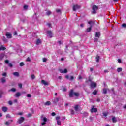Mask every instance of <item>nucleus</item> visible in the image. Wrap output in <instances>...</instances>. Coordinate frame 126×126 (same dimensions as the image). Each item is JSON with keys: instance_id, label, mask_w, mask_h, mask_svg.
I'll return each mask as SVG.
<instances>
[{"instance_id": "nucleus-13", "label": "nucleus", "mask_w": 126, "mask_h": 126, "mask_svg": "<svg viewBox=\"0 0 126 126\" xmlns=\"http://www.w3.org/2000/svg\"><path fill=\"white\" fill-rule=\"evenodd\" d=\"M41 43H42V41H41V39H38L36 40V45L37 46L39 45V44H41Z\"/></svg>"}, {"instance_id": "nucleus-18", "label": "nucleus", "mask_w": 126, "mask_h": 126, "mask_svg": "<svg viewBox=\"0 0 126 126\" xmlns=\"http://www.w3.org/2000/svg\"><path fill=\"white\" fill-rule=\"evenodd\" d=\"M3 58H4V54L2 53L0 55V60L1 61L3 59Z\"/></svg>"}, {"instance_id": "nucleus-27", "label": "nucleus", "mask_w": 126, "mask_h": 126, "mask_svg": "<svg viewBox=\"0 0 126 126\" xmlns=\"http://www.w3.org/2000/svg\"><path fill=\"white\" fill-rule=\"evenodd\" d=\"M45 106H50L51 105V102L47 101L45 103Z\"/></svg>"}, {"instance_id": "nucleus-53", "label": "nucleus", "mask_w": 126, "mask_h": 126, "mask_svg": "<svg viewBox=\"0 0 126 126\" xmlns=\"http://www.w3.org/2000/svg\"><path fill=\"white\" fill-rule=\"evenodd\" d=\"M2 76H6V75H7V74L6 73H3L2 74Z\"/></svg>"}, {"instance_id": "nucleus-36", "label": "nucleus", "mask_w": 126, "mask_h": 126, "mask_svg": "<svg viewBox=\"0 0 126 126\" xmlns=\"http://www.w3.org/2000/svg\"><path fill=\"white\" fill-rule=\"evenodd\" d=\"M24 9L27 10L28 9V5H24L23 7Z\"/></svg>"}, {"instance_id": "nucleus-41", "label": "nucleus", "mask_w": 126, "mask_h": 126, "mask_svg": "<svg viewBox=\"0 0 126 126\" xmlns=\"http://www.w3.org/2000/svg\"><path fill=\"white\" fill-rule=\"evenodd\" d=\"M56 119L57 121H60V119H61V117H60V116H57V117H56Z\"/></svg>"}, {"instance_id": "nucleus-62", "label": "nucleus", "mask_w": 126, "mask_h": 126, "mask_svg": "<svg viewBox=\"0 0 126 126\" xmlns=\"http://www.w3.org/2000/svg\"><path fill=\"white\" fill-rule=\"evenodd\" d=\"M2 94V92H0V98H1L2 97V96L1 95Z\"/></svg>"}, {"instance_id": "nucleus-46", "label": "nucleus", "mask_w": 126, "mask_h": 126, "mask_svg": "<svg viewBox=\"0 0 126 126\" xmlns=\"http://www.w3.org/2000/svg\"><path fill=\"white\" fill-rule=\"evenodd\" d=\"M8 65L10 67H12V66H13V65H12V64H11V63H9Z\"/></svg>"}, {"instance_id": "nucleus-43", "label": "nucleus", "mask_w": 126, "mask_h": 126, "mask_svg": "<svg viewBox=\"0 0 126 126\" xmlns=\"http://www.w3.org/2000/svg\"><path fill=\"white\" fill-rule=\"evenodd\" d=\"M89 119H90V121L91 122H92V121L93 120V119H94V118L92 116H91V117H90Z\"/></svg>"}, {"instance_id": "nucleus-16", "label": "nucleus", "mask_w": 126, "mask_h": 126, "mask_svg": "<svg viewBox=\"0 0 126 126\" xmlns=\"http://www.w3.org/2000/svg\"><path fill=\"white\" fill-rule=\"evenodd\" d=\"M20 96H21V94H20V93L17 92L16 93L15 97H16L17 98H18V97H20Z\"/></svg>"}, {"instance_id": "nucleus-50", "label": "nucleus", "mask_w": 126, "mask_h": 126, "mask_svg": "<svg viewBox=\"0 0 126 126\" xmlns=\"http://www.w3.org/2000/svg\"><path fill=\"white\" fill-rule=\"evenodd\" d=\"M36 15H37V13H35L34 15H33V18H35V19H37V17H36Z\"/></svg>"}, {"instance_id": "nucleus-59", "label": "nucleus", "mask_w": 126, "mask_h": 126, "mask_svg": "<svg viewBox=\"0 0 126 126\" xmlns=\"http://www.w3.org/2000/svg\"><path fill=\"white\" fill-rule=\"evenodd\" d=\"M8 103H9V104H10V105H12V101H9L8 102Z\"/></svg>"}, {"instance_id": "nucleus-2", "label": "nucleus", "mask_w": 126, "mask_h": 126, "mask_svg": "<svg viewBox=\"0 0 126 126\" xmlns=\"http://www.w3.org/2000/svg\"><path fill=\"white\" fill-rule=\"evenodd\" d=\"M99 9V7H98L96 5H94L92 7V14H96L97 13V10Z\"/></svg>"}, {"instance_id": "nucleus-45", "label": "nucleus", "mask_w": 126, "mask_h": 126, "mask_svg": "<svg viewBox=\"0 0 126 126\" xmlns=\"http://www.w3.org/2000/svg\"><path fill=\"white\" fill-rule=\"evenodd\" d=\"M63 73H67V69H65L63 71Z\"/></svg>"}, {"instance_id": "nucleus-49", "label": "nucleus", "mask_w": 126, "mask_h": 126, "mask_svg": "<svg viewBox=\"0 0 126 126\" xmlns=\"http://www.w3.org/2000/svg\"><path fill=\"white\" fill-rule=\"evenodd\" d=\"M5 63H6L7 64H8L9 63V61L8 60H5Z\"/></svg>"}, {"instance_id": "nucleus-9", "label": "nucleus", "mask_w": 126, "mask_h": 126, "mask_svg": "<svg viewBox=\"0 0 126 126\" xmlns=\"http://www.w3.org/2000/svg\"><path fill=\"white\" fill-rule=\"evenodd\" d=\"M6 36L8 39H11V38H12V35H11V34L9 32L6 33Z\"/></svg>"}, {"instance_id": "nucleus-51", "label": "nucleus", "mask_w": 126, "mask_h": 126, "mask_svg": "<svg viewBox=\"0 0 126 126\" xmlns=\"http://www.w3.org/2000/svg\"><path fill=\"white\" fill-rule=\"evenodd\" d=\"M43 62L44 63H46V62H47V58H43Z\"/></svg>"}, {"instance_id": "nucleus-17", "label": "nucleus", "mask_w": 126, "mask_h": 126, "mask_svg": "<svg viewBox=\"0 0 126 126\" xmlns=\"http://www.w3.org/2000/svg\"><path fill=\"white\" fill-rule=\"evenodd\" d=\"M13 75H14V76H17V77H18V76H19V73L17 72H14L13 73Z\"/></svg>"}, {"instance_id": "nucleus-21", "label": "nucleus", "mask_w": 126, "mask_h": 126, "mask_svg": "<svg viewBox=\"0 0 126 126\" xmlns=\"http://www.w3.org/2000/svg\"><path fill=\"white\" fill-rule=\"evenodd\" d=\"M79 106L78 105H76L74 107V110L76 112H77L78 111Z\"/></svg>"}, {"instance_id": "nucleus-57", "label": "nucleus", "mask_w": 126, "mask_h": 126, "mask_svg": "<svg viewBox=\"0 0 126 126\" xmlns=\"http://www.w3.org/2000/svg\"><path fill=\"white\" fill-rule=\"evenodd\" d=\"M94 42H98V38H94Z\"/></svg>"}, {"instance_id": "nucleus-64", "label": "nucleus", "mask_w": 126, "mask_h": 126, "mask_svg": "<svg viewBox=\"0 0 126 126\" xmlns=\"http://www.w3.org/2000/svg\"><path fill=\"white\" fill-rule=\"evenodd\" d=\"M78 79H82V77L80 75L79 76V77H78Z\"/></svg>"}, {"instance_id": "nucleus-47", "label": "nucleus", "mask_w": 126, "mask_h": 126, "mask_svg": "<svg viewBox=\"0 0 126 126\" xmlns=\"http://www.w3.org/2000/svg\"><path fill=\"white\" fill-rule=\"evenodd\" d=\"M6 118H9V119H10V118H11V117H10V115L9 114H7V115H6Z\"/></svg>"}, {"instance_id": "nucleus-1", "label": "nucleus", "mask_w": 126, "mask_h": 126, "mask_svg": "<svg viewBox=\"0 0 126 126\" xmlns=\"http://www.w3.org/2000/svg\"><path fill=\"white\" fill-rule=\"evenodd\" d=\"M79 93L74 92L72 89L70 90L69 92V97L70 98H72L73 96H75V97H79Z\"/></svg>"}, {"instance_id": "nucleus-38", "label": "nucleus", "mask_w": 126, "mask_h": 126, "mask_svg": "<svg viewBox=\"0 0 126 126\" xmlns=\"http://www.w3.org/2000/svg\"><path fill=\"white\" fill-rule=\"evenodd\" d=\"M122 27H123L124 28H126V23H123L122 25Z\"/></svg>"}, {"instance_id": "nucleus-32", "label": "nucleus", "mask_w": 126, "mask_h": 126, "mask_svg": "<svg viewBox=\"0 0 126 126\" xmlns=\"http://www.w3.org/2000/svg\"><path fill=\"white\" fill-rule=\"evenodd\" d=\"M31 78H32V80H33V79H35V78H36V76H35V75L32 74V75Z\"/></svg>"}, {"instance_id": "nucleus-14", "label": "nucleus", "mask_w": 126, "mask_h": 126, "mask_svg": "<svg viewBox=\"0 0 126 126\" xmlns=\"http://www.w3.org/2000/svg\"><path fill=\"white\" fill-rule=\"evenodd\" d=\"M2 111H3V112H4V113H6V112H7V107H2Z\"/></svg>"}, {"instance_id": "nucleus-29", "label": "nucleus", "mask_w": 126, "mask_h": 126, "mask_svg": "<svg viewBox=\"0 0 126 126\" xmlns=\"http://www.w3.org/2000/svg\"><path fill=\"white\" fill-rule=\"evenodd\" d=\"M51 14H52V12L50 11H48L46 13V15H51Z\"/></svg>"}, {"instance_id": "nucleus-24", "label": "nucleus", "mask_w": 126, "mask_h": 126, "mask_svg": "<svg viewBox=\"0 0 126 126\" xmlns=\"http://www.w3.org/2000/svg\"><path fill=\"white\" fill-rule=\"evenodd\" d=\"M103 94H107V93H108L107 89H103Z\"/></svg>"}, {"instance_id": "nucleus-6", "label": "nucleus", "mask_w": 126, "mask_h": 126, "mask_svg": "<svg viewBox=\"0 0 126 126\" xmlns=\"http://www.w3.org/2000/svg\"><path fill=\"white\" fill-rule=\"evenodd\" d=\"M95 106H93L92 107V109H91V113H97L98 112V110L97 109V108H94Z\"/></svg>"}, {"instance_id": "nucleus-40", "label": "nucleus", "mask_w": 126, "mask_h": 126, "mask_svg": "<svg viewBox=\"0 0 126 126\" xmlns=\"http://www.w3.org/2000/svg\"><path fill=\"white\" fill-rule=\"evenodd\" d=\"M18 86H19V88H20V89H21V88H22V84H21V83L19 84Z\"/></svg>"}, {"instance_id": "nucleus-56", "label": "nucleus", "mask_w": 126, "mask_h": 126, "mask_svg": "<svg viewBox=\"0 0 126 126\" xmlns=\"http://www.w3.org/2000/svg\"><path fill=\"white\" fill-rule=\"evenodd\" d=\"M65 78H66V79H69V76L68 75H66L65 76Z\"/></svg>"}, {"instance_id": "nucleus-19", "label": "nucleus", "mask_w": 126, "mask_h": 126, "mask_svg": "<svg viewBox=\"0 0 126 126\" xmlns=\"http://www.w3.org/2000/svg\"><path fill=\"white\" fill-rule=\"evenodd\" d=\"M118 120H117V118L115 117H113L112 118V122L113 123H117Z\"/></svg>"}, {"instance_id": "nucleus-37", "label": "nucleus", "mask_w": 126, "mask_h": 126, "mask_svg": "<svg viewBox=\"0 0 126 126\" xmlns=\"http://www.w3.org/2000/svg\"><path fill=\"white\" fill-rule=\"evenodd\" d=\"M57 124L59 126H61V125L62 124V123L61 122V121L60 120H57Z\"/></svg>"}, {"instance_id": "nucleus-42", "label": "nucleus", "mask_w": 126, "mask_h": 126, "mask_svg": "<svg viewBox=\"0 0 126 126\" xmlns=\"http://www.w3.org/2000/svg\"><path fill=\"white\" fill-rule=\"evenodd\" d=\"M10 124V123L9 122V121H6L5 123V125H6V126H9V124Z\"/></svg>"}, {"instance_id": "nucleus-7", "label": "nucleus", "mask_w": 126, "mask_h": 126, "mask_svg": "<svg viewBox=\"0 0 126 126\" xmlns=\"http://www.w3.org/2000/svg\"><path fill=\"white\" fill-rule=\"evenodd\" d=\"M90 86L92 89L95 88V87H97V84H96L95 82H91Z\"/></svg>"}, {"instance_id": "nucleus-5", "label": "nucleus", "mask_w": 126, "mask_h": 126, "mask_svg": "<svg viewBox=\"0 0 126 126\" xmlns=\"http://www.w3.org/2000/svg\"><path fill=\"white\" fill-rule=\"evenodd\" d=\"M25 121V118L23 117H20L17 121L18 124H22Z\"/></svg>"}, {"instance_id": "nucleus-8", "label": "nucleus", "mask_w": 126, "mask_h": 126, "mask_svg": "<svg viewBox=\"0 0 126 126\" xmlns=\"http://www.w3.org/2000/svg\"><path fill=\"white\" fill-rule=\"evenodd\" d=\"M59 101H60V98L56 97L53 100V102L54 104H55V105H57V103L58 102H59Z\"/></svg>"}, {"instance_id": "nucleus-11", "label": "nucleus", "mask_w": 126, "mask_h": 126, "mask_svg": "<svg viewBox=\"0 0 126 126\" xmlns=\"http://www.w3.org/2000/svg\"><path fill=\"white\" fill-rule=\"evenodd\" d=\"M47 33L49 35L50 38H52V37H53L52 35V31H47Z\"/></svg>"}, {"instance_id": "nucleus-55", "label": "nucleus", "mask_w": 126, "mask_h": 126, "mask_svg": "<svg viewBox=\"0 0 126 126\" xmlns=\"http://www.w3.org/2000/svg\"><path fill=\"white\" fill-rule=\"evenodd\" d=\"M103 116H104V117H107V116H108V114H107V113H103Z\"/></svg>"}, {"instance_id": "nucleus-34", "label": "nucleus", "mask_w": 126, "mask_h": 126, "mask_svg": "<svg viewBox=\"0 0 126 126\" xmlns=\"http://www.w3.org/2000/svg\"><path fill=\"white\" fill-rule=\"evenodd\" d=\"M123 70V68H118L117 69L118 72H121Z\"/></svg>"}, {"instance_id": "nucleus-33", "label": "nucleus", "mask_w": 126, "mask_h": 126, "mask_svg": "<svg viewBox=\"0 0 126 126\" xmlns=\"http://www.w3.org/2000/svg\"><path fill=\"white\" fill-rule=\"evenodd\" d=\"M70 111L71 112V115H74V114H75L74 110H73L72 109H70Z\"/></svg>"}, {"instance_id": "nucleus-58", "label": "nucleus", "mask_w": 126, "mask_h": 126, "mask_svg": "<svg viewBox=\"0 0 126 126\" xmlns=\"http://www.w3.org/2000/svg\"><path fill=\"white\" fill-rule=\"evenodd\" d=\"M47 25H48L49 27H51L52 26V24H51L50 23H47Z\"/></svg>"}, {"instance_id": "nucleus-4", "label": "nucleus", "mask_w": 126, "mask_h": 126, "mask_svg": "<svg viewBox=\"0 0 126 126\" xmlns=\"http://www.w3.org/2000/svg\"><path fill=\"white\" fill-rule=\"evenodd\" d=\"M80 8H81V6H80V5H78L77 4L74 5L73 6V11H76V10H77V9H80Z\"/></svg>"}, {"instance_id": "nucleus-10", "label": "nucleus", "mask_w": 126, "mask_h": 126, "mask_svg": "<svg viewBox=\"0 0 126 126\" xmlns=\"http://www.w3.org/2000/svg\"><path fill=\"white\" fill-rule=\"evenodd\" d=\"M91 30H92V25H91L90 27L87 29L86 32H87V33H89V32H91Z\"/></svg>"}, {"instance_id": "nucleus-52", "label": "nucleus", "mask_w": 126, "mask_h": 126, "mask_svg": "<svg viewBox=\"0 0 126 126\" xmlns=\"http://www.w3.org/2000/svg\"><path fill=\"white\" fill-rule=\"evenodd\" d=\"M59 71L61 73H63V71L62 69H59Z\"/></svg>"}, {"instance_id": "nucleus-35", "label": "nucleus", "mask_w": 126, "mask_h": 126, "mask_svg": "<svg viewBox=\"0 0 126 126\" xmlns=\"http://www.w3.org/2000/svg\"><path fill=\"white\" fill-rule=\"evenodd\" d=\"M74 79V77L73 76H70L69 80H73Z\"/></svg>"}, {"instance_id": "nucleus-3", "label": "nucleus", "mask_w": 126, "mask_h": 126, "mask_svg": "<svg viewBox=\"0 0 126 126\" xmlns=\"http://www.w3.org/2000/svg\"><path fill=\"white\" fill-rule=\"evenodd\" d=\"M41 120L42 121H43L44 122L41 123V125L40 126H45V125H46V122H47V121H48V119H47V118L44 117V115H42L41 116Z\"/></svg>"}, {"instance_id": "nucleus-12", "label": "nucleus", "mask_w": 126, "mask_h": 126, "mask_svg": "<svg viewBox=\"0 0 126 126\" xmlns=\"http://www.w3.org/2000/svg\"><path fill=\"white\" fill-rule=\"evenodd\" d=\"M101 36V34L99 32H96L95 33V37L96 38H100V36Z\"/></svg>"}, {"instance_id": "nucleus-61", "label": "nucleus", "mask_w": 126, "mask_h": 126, "mask_svg": "<svg viewBox=\"0 0 126 126\" xmlns=\"http://www.w3.org/2000/svg\"><path fill=\"white\" fill-rule=\"evenodd\" d=\"M118 63H122V60H121V59H118Z\"/></svg>"}, {"instance_id": "nucleus-23", "label": "nucleus", "mask_w": 126, "mask_h": 126, "mask_svg": "<svg viewBox=\"0 0 126 126\" xmlns=\"http://www.w3.org/2000/svg\"><path fill=\"white\" fill-rule=\"evenodd\" d=\"M1 81L2 83H4V82H5L6 81V80H5V79L4 77H3L1 79Z\"/></svg>"}, {"instance_id": "nucleus-25", "label": "nucleus", "mask_w": 126, "mask_h": 126, "mask_svg": "<svg viewBox=\"0 0 126 126\" xmlns=\"http://www.w3.org/2000/svg\"><path fill=\"white\" fill-rule=\"evenodd\" d=\"M6 49L5 47H3V46H1V47H0V51H4Z\"/></svg>"}, {"instance_id": "nucleus-31", "label": "nucleus", "mask_w": 126, "mask_h": 126, "mask_svg": "<svg viewBox=\"0 0 126 126\" xmlns=\"http://www.w3.org/2000/svg\"><path fill=\"white\" fill-rule=\"evenodd\" d=\"M2 40H3V42H5V43L7 42V40L4 36L3 37Z\"/></svg>"}, {"instance_id": "nucleus-15", "label": "nucleus", "mask_w": 126, "mask_h": 126, "mask_svg": "<svg viewBox=\"0 0 126 126\" xmlns=\"http://www.w3.org/2000/svg\"><path fill=\"white\" fill-rule=\"evenodd\" d=\"M41 83H43L44 85H49V83H47L46 81L42 80Z\"/></svg>"}, {"instance_id": "nucleus-30", "label": "nucleus", "mask_w": 126, "mask_h": 126, "mask_svg": "<svg viewBox=\"0 0 126 126\" xmlns=\"http://www.w3.org/2000/svg\"><path fill=\"white\" fill-rule=\"evenodd\" d=\"M56 12L57 13H62V11L60 9H56Z\"/></svg>"}, {"instance_id": "nucleus-20", "label": "nucleus", "mask_w": 126, "mask_h": 126, "mask_svg": "<svg viewBox=\"0 0 126 126\" xmlns=\"http://www.w3.org/2000/svg\"><path fill=\"white\" fill-rule=\"evenodd\" d=\"M99 60H100V56H99L98 55H97L96 57V62L97 63H99Z\"/></svg>"}, {"instance_id": "nucleus-28", "label": "nucleus", "mask_w": 126, "mask_h": 126, "mask_svg": "<svg viewBox=\"0 0 126 126\" xmlns=\"http://www.w3.org/2000/svg\"><path fill=\"white\" fill-rule=\"evenodd\" d=\"M97 93H98V91L96 90H95L93 92V94L94 95H96Z\"/></svg>"}, {"instance_id": "nucleus-48", "label": "nucleus", "mask_w": 126, "mask_h": 126, "mask_svg": "<svg viewBox=\"0 0 126 126\" xmlns=\"http://www.w3.org/2000/svg\"><path fill=\"white\" fill-rule=\"evenodd\" d=\"M27 62H31V59H30V58L28 57L27 59Z\"/></svg>"}, {"instance_id": "nucleus-26", "label": "nucleus", "mask_w": 126, "mask_h": 126, "mask_svg": "<svg viewBox=\"0 0 126 126\" xmlns=\"http://www.w3.org/2000/svg\"><path fill=\"white\" fill-rule=\"evenodd\" d=\"M88 116V113L84 112V113H83V116L84 117H87Z\"/></svg>"}, {"instance_id": "nucleus-44", "label": "nucleus", "mask_w": 126, "mask_h": 126, "mask_svg": "<svg viewBox=\"0 0 126 126\" xmlns=\"http://www.w3.org/2000/svg\"><path fill=\"white\" fill-rule=\"evenodd\" d=\"M27 97H28V98H31L32 96L31 94H27Z\"/></svg>"}, {"instance_id": "nucleus-60", "label": "nucleus", "mask_w": 126, "mask_h": 126, "mask_svg": "<svg viewBox=\"0 0 126 126\" xmlns=\"http://www.w3.org/2000/svg\"><path fill=\"white\" fill-rule=\"evenodd\" d=\"M28 117H32V114H30V113H29V114H28Z\"/></svg>"}, {"instance_id": "nucleus-54", "label": "nucleus", "mask_w": 126, "mask_h": 126, "mask_svg": "<svg viewBox=\"0 0 126 126\" xmlns=\"http://www.w3.org/2000/svg\"><path fill=\"white\" fill-rule=\"evenodd\" d=\"M56 115V113L55 112H52L51 113V115L52 116V117H54V116Z\"/></svg>"}, {"instance_id": "nucleus-63", "label": "nucleus", "mask_w": 126, "mask_h": 126, "mask_svg": "<svg viewBox=\"0 0 126 126\" xmlns=\"http://www.w3.org/2000/svg\"><path fill=\"white\" fill-rule=\"evenodd\" d=\"M80 26L81 27H84V24H80Z\"/></svg>"}, {"instance_id": "nucleus-22", "label": "nucleus", "mask_w": 126, "mask_h": 126, "mask_svg": "<svg viewBox=\"0 0 126 126\" xmlns=\"http://www.w3.org/2000/svg\"><path fill=\"white\" fill-rule=\"evenodd\" d=\"M9 91H12V92H15L16 91V89L14 88H12Z\"/></svg>"}, {"instance_id": "nucleus-39", "label": "nucleus", "mask_w": 126, "mask_h": 126, "mask_svg": "<svg viewBox=\"0 0 126 126\" xmlns=\"http://www.w3.org/2000/svg\"><path fill=\"white\" fill-rule=\"evenodd\" d=\"M24 66V63L21 62L20 63V66Z\"/></svg>"}]
</instances>
